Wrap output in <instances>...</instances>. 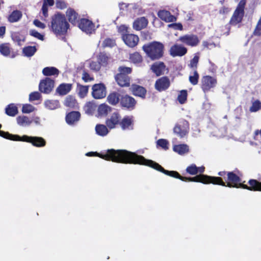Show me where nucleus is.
I'll return each instance as SVG.
<instances>
[{
  "mask_svg": "<svg viewBox=\"0 0 261 261\" xmlns=\"http://www.w3.org/2000/svg\"><path fill=\"white\" fill-rule=\"evenodd\" d=\"M131 161V164H139L144 165L153 168L168 176L179 179L184 181H192L201 182L203 184H213L226 187L230 188H241L250 191L261 192V181L256 179H250L248 184L249 186L245 184V181H242L243 173L238 169L232 171H219L218 173L219 176H212L204 174L197 175L192 177H187L181 176L176 171H168L165 170L158 163L145 159L143 156L138 155L134 152Z\"/></svg>",
  "mask_w": 261,
  "mask_h": 261,
  "instance_id": "1",
  "label": "nucleus"
},
{
  "mask_svg": "<svg viewBox=\"0 0 261 261\" xmlns=\"http://www.w3.org/2000/svg\"><path fill=\"white\" fill-rule=\"evenodd\" d=\"M133 154L134 152L125 149H108L105 153L97 152H89L86 153V155L88 156H98L106 161L125 164H131Z\"/></svg>",
  "mask_w": 261,
  "mask_h": 261,
  "instance_id": "2",
  "label": "nucleus"
},
{
  "mask_svg": "<svg viewBox=\"0 0 261 261\" xmlns=\"http://www.w3.org/2000/svg\"><path fill=\"white\" fill-rule=\"evenodd\" d=\"M49 27L56 36H64L69 28V24L64 14L57 12L51 16Z\"/></svg>",
  "mask_w": 261,
  "mask_h": 261,
  "instance_id": "3",
  "label": "nucleus"
},
{
  "mask_svg": "<svg viewBox=\"0 0 261 261\" xmlns=\"http://www.w3.org/2000/svg\"><path fill=\"white\" fill-rule=\"evenodd\" d=\"M246 3V0H240L228 23L221 28V35H228L230 31V25H236L242 21L245 14Z\"/></svg>",
  "mask_w": 261,
  "mask_h": 261,
  "instance_id": "4",
  "label": "nucleus"
},
{
  "mask_svg": "<svg viewBox=\"0 0 261 261\" xmlns=\"http://www.w3.org/2000/svg\"><path fill=\"white\" fill-rule=\"evenodd\" d=\"M164 48V45L156 41L145 44L142 47L143 50L152 60L162 58L163 56Z\"/></svg>",
  "mask_w": 261,
  "mask_h": 261,
  "instance_id": "5",
  "label": "nucleus"
},
{
  "mask_svg": "<svg viewBox=\"0 0 261 261\" xmlns=\"http://www.w3.org/2000/svg\"><path fill=\"white\" fill-rule=\"evenodd\" d=\"M133 69L131 67L120 66L118 68V72L115 75V80L117 84L121 87H128L130 84L131 74Z\"/></svg>",
  "mask_w": 261,
  "mask_h": 261,
  "instance_id": "6",
  "label": "nucleus"
},
{
  "mask_svg": "<svg viewBox=\"0 0 261 261\" xmlns=\"http://www.w3.org/2000/svg\"><path fill=\"white\" fill-rule=\"evenodd\" d=\"M190 130L189 122L185 119H180L178 121L173 127L174 134L180 139L186 137Z\"/></svg>",
  "mask_w": 261,
  "mask_h": 261,
  "instance_id": "7",
  "label": "nucleus"
},
{
  "mask_svg": "<svg viewBox=\"0 0 261 261\" xmlns=\"http://www.w3.org/2000/svg\"><path fill=\"white\" fill-rule=\"evenodd\" d=\"M217 84V79L210 75L203 76L201 79V88L204 93L209 92L216 87Z\"/></svg>",
  "mask_w": 261,
  "mask_h": 261,
  "instance_id": "8",
  "label": "nucleus"
},
{
  "mask_svg": "<svg viewBox=\"0 0 261 261\" xmlns=\"http://www.w3.org/2000/svg\"><path fill=\"white\" fill-rule=\"evenodd\" d=\"M16 141L30 143L33 146L37 147H43L46 145L45 140L43 138L39 137H32L27 135H23L20 137L19 136V138Z\"/></svg>",
  "mask_w": 261,
  "mask_h": 261,
  "instance_id": "9",
  "label": "nucleus"
},
{
  "mask_svg": "<svg viewBox=\"0 0 261 261\" xmlns=\"http://www.w3.org/2000/svg\"><path fill=\"white\" fill-rule=\"evenodd\" d=\"M177 41L191 47H195L200 43V40L197 35L193 34L181 36L178 38Z\"/></svg>",
  "mask_w": 261,
  "mask_h": 261,
  "instance_id": "10",
  "label": "nucleus"
},
{
  "mask_svg": "<svg viewBox=\"0 0 261 261\" xmlns=\"http://www.w3.org/2000/svg\"><path fill=\"white\" fill-rule=\"evenodd\" d=\"M137 101L133 97L127 94L121 95L120 102L121 108L133 110L135 109Z\"/></svg>",
  "mask_w": 261,
  "mask_h": 261,
  "instance_id": "11",
  "label": "nucleus"
},
{
  "mask_svg": "<svg viewBox=\"0 0 261 261\" xmlns=\"http://www.w3.org/2000/svg\"><path fill=\"white\" fill-rule=\"evenodd\" d=\"M79 28L87 34H91L95 31V24L86 18H81L77 23Z\"/></svg>",
  "mask_w": 261,
  "mask_h": 261,
  "instance_id": "12",
  "label": "nucleus"
},
{
  "mask_svg": "<svg viewBox=\"0 0 261 261\" xmlns=\"http://www.w3.org/2000/svg\"><path fill=\"white\" fill-rule=\"evenodd\" d=\"M92 89V96L95 99H101L106 96V87L103 83L94 84Z\"/></svg>",
  "mask_w": 261,
  "mask_h": 261,
  "instance_id": "13",
  "label": "nucleus"
},
{
  "mask_svg": "<svg viewBox=\"0 0 261 261\" xmlns=\"http://www.w3.org/2000/svg\"><path fill=\"white\" fill-rule=\"evenodd\" d=\"M169 78L167 76H162L157 79L154 84V88L161 92L167 90L170 86Z\"/></svg>",
  "mask_w": 261,
  "mask_h": 261,
  "instance_id": "14",
  "label": "nucleus"
},
{
  "mask_svg": "<svg viewBox=\"0 0 261 261\" xmlns=\"http://www.w3.org/2000/svg\"><path fill=\"white\" fill-rule=\"evenodd\" d=\"M55 82L49 77H46L40 82L39 85V89L42 93L48 94L53 90L54 87Z\"/></svg>",
  "mask_w": 261,
  "mask_h": 261,
  "instance_id": "15",
  "label": "nucleus"
},
{
  "mask_svg": "<svg viewBox=\"0 0 261 261\" xmlns=\"http://www.w3.org/2000/svg\"><path fill=\"white\" fill-rule=\"evenodd\" d=\"M121 120V115L118 112H115L112 114L110 117L106 120V124L110 129L115 128L119 124Z\"/></svg>",
  "mask_w": 261,
  "mask_h": 261,
  "instance_id": "16",
  "label": "nucleus"
},
{
  "mask_svg": "<svg viewBox=\"0 0 261 261\" xmlns=\"http://www.w3.org/2000/svg\"><path fill=\"white\" fill-rule=\"evenodd\" d=\"M122 38L125 44L129 47L136 46L139 41L138 36L132 34H123Z\"/></svg>",
  "mask_w": 261,
  "mask_h": 261,
  "instance_id": "17",
  "label": "nucleus"
},
{
  "mask_svg": "<svg viewBox=\"0 0 261 261\" xmlns=\"http://www.w3.org/2000/svg\"><path fill=\"white\" fill-rule=\"evenodd\" d=\"M188 51L187 48L181 45L177 44H175L172 45L170 50V54L172 57H181L185 55Z\"/></svg>",
  "mask_w": 261,
  "mask_h": 261,
  "instance_id": "18",
  "label": "nucleus"
},
{
  "mask_svg": "<svg viewBox=\"0 0 261 261\" xmlns=\"http://www.w3.org/2000/svg\"><path fill=\"white\" fill-rule=\"evenodd\" d=\"M150 69L156 76L163 75L166 70H167L165 64L163 62H156L154 63L151 66Z\"/></svg>",
  "mask_w": 261,
  "mask_h": 261,
  "instance_id": "19",
  "label": "nucleus"
},
{
  "mask_svg": "<svg viewBox=\"0 0 261 261\" xmlns=\"http://www.w3.org/2000/svg\"><path fill=\"white\" fill-rule=\"evenodd\" d=\"M123 130H132L134 128V120L132 117L125 116L121 118L119 124Z\"/></svg>",
  "mask_w": 261,
  "mask_h": 261,
  "instance_id": "20",
  "label": "nucleus"
},
{
  "mask_svg": "<svg viewBox=\"0 0 261 261\" xmlns=\"http://www.w3.org/2000/svg\"><path fill=\"white\" fill-rule=\"evenodd\" d=\"M130 89L134 95L140 97L143 99L145 98L147 90L144 87L139 85L132 84Z\"/></svg>",
  "mask_w": 261,
  "mask_h": 261,
  "instance_id": "21",
  "label": "nucleus"
},
{
  "mask_svg": "<svg viewBox=\"0 0 261 261\" xmlns=\"http://www.w3.org/2000/svg\"><path fill=\"white\" fill-rule=\"evenodd\" d=\"M0 53L5 57H11V58L15 57L9 43H3L0 44Z\"/></svg>",
  "mask_w": 261,
  "mask_h": 261,
  "instance_id": "22",
  "label": "nucleus"
},
{
  "mask_svg": "<svg viewBox=\"0 0 261 261\" xmlns=\"http://www.w3.org/2000/svg\"><path fill=\"white\" fill-rule=\"evenodd\" d=\"M158 15L161 19L167 22H174L176 20V17L172 15L169 11L160 10Z\"/></svg>",
  "mask_w": 261,
  "mask_h": 261,
  "instance_id": "23",
  "label": "nucleus"
},
{
  "mask_svg": "<svg viewBox=\"0 0 261 261\" xmlns=\"http://www.w3.org/2000/svg\"><path fill=\"white\" fill-rule=\"evenodd\" d=\"M148 23V20L145 17L138 18L133 23V28L135 30L140 31L145 28Z\"/></svg>",
  "mask_w": 261,
  "mask_h": 261,
  "instance_id": "24",
  "label": "nucleus"
},
{
  "mask_svg": "<svg viewBox=\"0 0 261 261\" xmlns=\"http://www.w3.org/2000/svg\"><path fill=\"white\" fill-rule=\"evenodd\" d=\"M66 16H67L69 21L73 25H76L78 23L77 20L79 15L78 13L71 8H68L66 11Z\"/></svg>",
  "mask_w": 261,
  "mask_h": 261,
  "instance_id": "25",
  "label": "nucleus"
},
{
  "mask_svg": "<svg viewBox=\"0 0 261 261\" xmlns=\"http://www.w3.org/2000/svg\"><path fill=\"white\" fill-rule=\"evenodd\" d=\"M81 117V114L77 111H72L66 116V122L69 124H74L78 121Z\"/></svg>",
  "mask_w": 261,
  "mask_h": 261,
  "instance_id": "26",
  "label": "nucleus"
},
{
  "mask_svg": "<svg viewBox=\"0 0 261 261\" xmlns=\"http://www.w3.org/2000/svg\"><path fill=\"white\" fill-rule=\"evenodd\" d=\"M121 95L117 92H113L109 94L107 97L108 102L113 106H116L120 102Z\"/></svg>",
  "mask_w": 261,
  "mask_h": 261,
  "instance_id": "27",
  "label": "nucleus"
},
{
  "mask_svg": "<svg viewBox=\"0 0 261 261\" xmlns=\"http://www.w3.org/2000/svg\"><path fill=\"white\" fill-rule=\"evenodd\" d=\"M72 88V84L62 83L58 87L56 91L60 95H65L71 91Z\"/></svg>",
  "mask_w": 261,
  "mask_h": 261,
  "instance_id": "28",
  "label": "nucleus"
},
{
  "mask_svg": "<svg viewBox=\"0 0 261 261\" xmlns=\"http://www.w3.org/2000/svg\"><path fill=\"white\" fill-rule=\"evenodd\" d=\"M173 149L180 155H183L189 151V146L185 144L175 145Z\"/></svg>",
  "mask_w": 261,
  "mask_h": 261,
  "instance_id": "29",
  "label": "nucleus"
},
{
  "mask_svg": "<svg viewBox=\"0 0 261 261\" xmlns=\"http://www.w3.org/2000/svg\"><path fill=\"white\" fill-rule=\"evenodd\" d=\"M109 129L107 125L98 124L95 126V131L96 134L100 136H106L109 132Z\"/></svg>",
  "mask_w": 261,
  "mask_h": 261,
  "instance_id": "30",
  "label": "nucleus"
},
{
  "mask_svg": "<svg viewBox=\"0 0 261 261\" xmlns=\"http://www.w3.org/2000/svg\"><path fill=\"white\" fill-rule=\"evenodd\" d=\"M59 72V70L55 67H46L42 70V73L45 76H58Z\"/></svg>",
  "mask_w": 261,
  "mask_h": 261,
  "instance_id": "31",
  "label": "nucleus"
},
{
  "mask_svg": "<svg viewBox=\"0 0 261 261\" xmlns=\"http://www.w3.org/2000/svg\"><path fill=\"white\" fill-rule=\"evenodd\" d=\"M64 105L67 107L76 108L78 107V103L75 97L71 95H68L65 99Z\"/></svg>",
  "mask_w": 261,
  "mask_h": 261,
  "instance_id": "32",
  "label": "nucleus"
},
{
  "mask_svg": "<svg viewBox=\"0 0 261 261\" xmlns=\"http://www.w3.org/2000/svg\"><path fill=\"white\" fill-rule=\"evenodd\" d=\"M22 17L21 12L19 10L13 11L8 17V21L13 23L18 21Z\"/></svg>",
  "mask_w": 261,
  "mask_h": 261,
  "instance_id": "33",
  "label": "nucleus"
},
{
  "mask_svg": "<svg viewBox=\"0 0 261 261\" xmlns=\"http://www.w3.org/2000/svg\"><path fill=\"white\" fill-rule=\"evenodd\" d=\"M96 105L93 102L89 101L86 103L84 107L85 112L88 115H92L96 109Z\"/></svg>",
  "mask_w": 261,
  "mask_h": 261,
  "instance_id": "34",
  "label": "nucleus"
},
{
  "mask_svg": "<svg viewBox=\"0 0 261 261\" xmlns=\"http://www.w3.org/2000/svg\"><path fill=\"white\" fill-rule=\"evenodd\" d=\"M97 110L99 115L105 116L112 110V108L105 103H102L98 106Z\"/></svg>",
  "mask_w": 261,
  "mask_h": 261,
  "instance_id": "35",
  "label": "nucleus"
},
{
  "mask_svg": "<svg viewBox=\"0 0 261 261\" xmlns=\"http://www.w3.org/2000/svg\"><path fill=\"white\" fill-rule=\"evenodd\" d=\"M6 114L10 116H14L18 113V109L13 103L8 105L5 109Z\"/></svg>",
  "mask_w": 261,
  "mask_h": 261,
  "instance_id": "36",
  "label": "nucleus"
},
{
  "mask_svg": "<svg viewBox=\"0 0 261 261\" xmlns=\"http://www.w3.org/2000/svg\"><path fill=\"white\" fill-rule=\"evenodd\" d=\"M2 126V124H0V129L1 128ZM0 136L4 138H5V139H8L10 140H12V141H16L19 138V136L18 135H13V134H10L8 132H4L3 130H0Z\"/></svg>",
  "mask_w": 261,
  "mask_h": 261,
  "instance_id": "37",
  "label": "nucleus"
},
{
  "mask_svg": "<svg viewBox=\"0 0 261 261\" xmlns=\"http://www.w3.org/2000/svg\"><path fill=\"white\" fill-rule=\"evenodd\" d=\"M37 51V48L36 46H28L24 47L22 49L23 54L28 57L33 56L35 53Z\"/></svg>",
  "mask_w": 261,
  "mask_h": 261,
  "instance_id": "38",
  "label": "nucleus"
},
{
  "mask_svg": "<svg viewBox=\"0 0 261 261\" xmlns=\"http://www.w3.org/2000/svg\"><path fill=\"white\" fill-rule=\"evenodd\" d=\"M77 86L79 90V96L81 98H84L86 96L89 91V86H84L80 84H77Z\"/></svg>",
  "mask_w": 261,
  "mask_h": 261,
  "instance_id": "39",
  "label": "nucleus"
},
{
  "mask_svg": "<svg viewBox=\"0 0 261 261\" xmlns=\"http://www.w3.org/2000/svg\"><path fill=\"white\" fill-rule=\"evenodd\" d=\"M17 123L21 126L30 125L32 123V120H30L27 116H19L17 118Z\"/></svg>",
  "mask_w": 261,
  "mask_h": 261,
  "instance_id": "40",
  "label": "nucleus"
},
{
  "mask_svg": "<svg viewBox=\"0 0 261 261\" xmlns=\"http://www.w3.org/2000/svg\"><path fill=\"white\" fill-rule=\"evenodd\" d=\"M199 79V74L197 70H194L192 73H191L189 77L190 83L193 86L197 85Z\"/></svg>",
  "mask_w": 261,
  "mask_h": 261,
  "instance_id": "41",
  "label": "nucleus"
},
{
  "mask_svg": "<svg viewBox=\"0 0 261 261\" xmlns=\"http://www.w3.org/2000/svg\"><path fill=\"white\" fill-rule=\"evenodd\" d=\"M116 45V41L113 38H106L102 42V47H113Z\"/></svg>",
  "mask_w": 261,
  "mask_h": 261,
  "instance_id": "42",
  "label": "nucleus"
},
{
  "mask_svg": "<svg viewBox=\"0 0 261 261\" xmlns=\"http://www.w3.org/2000/svg\"><path fill=\"white\" fill-rule=\"evenodd\" d=\"M129 59L134 64H139L142 63L143 61L142 57L137 52L131 54L130 55Z\"/></svg>",
  "mask_w": 261,
  "mask_h": 261,
  "instance_id": "43",
  "label": "nucleus"
},
{
  "mask_svg": "<svg viewBox=\"0 0 261 261\" xmlns=\"http://www.w3.org/2000/svg\"><path fill=\"white\" fill-rule=\"evenodd\" d=\"M45 105L46 108L50 110H54L58 108L60 106L58 100H48L45 102Z\"/></svg>",
  "mask_w": 261,
  "mask_h": 261,
  "instance_id": "44",
  "label": "nucleus"
},
{
  "mask_svg": "<svg viewBox=\"0 0 261 261\" xmlns=\"http://www.w3.org/2000/svg\"><path fill=\"white\" fill-rule=\"evenodd\" d=\"M199 60V57L197 55L194 56V57L190 61L188 67L194 70H197Z\"/></svg>",
  "mask_w": 261,
  "mask_h": 261,
  "instance_id": "45",
  "label": "nucleus"
},
{
  "mask_svg": "<svg viewBox=\"0 0 261 261\" xmlns=\"http://www.w3.org/2000/svg\"><path fill=\"white\" fill-rule=\"evenodd\" d=\"M188 93L186 90H182L180 91L177 97V100L179 103L184 104L187 100Z\"/></svg>",
  "mask_w": 261,
  "mask_h": 261,
  "instance_id": "46",
  "label": "nucleus"
},
{
  "mask_svg": "<svg viewBox=\"0 0 261 261\" xmlns=\"http://www.w3.org/2000/svg\"><path fill=\"white\" fill-rule=\"evenodd\" d=\"M186 171L191 175H196L198 173V167L195 164H192L187 167Z\"/></svg>",
  "mask_w": 261,
  "mask_h": 261,
  "instance_id": "47",
  "label": "nucleus"
},
{
  "mask_svg": "<svg viewBox=\"0 0 261 261\" xmlns=\"http://www.w3.org/2000/svg\"><path fill=\"white\" fill-rule=\"evenodd\" d=\"M261 109V102L259 100H256L253 102L251 107L250 108V111L252 112H255Z\"/></svg>",
  "mask_w": 261,
  "mask_h": 261,
  "instance_id": "48",
  "label": "nucleus"
},
{
  "mask_svg": "<svg viewBox=\"0 0 261 261\" xmlns=\"http://www.w3.org/2000/svg\"><path fill=\"white\" fill-rule=\"evenodd\" d=\"M157 145L163 149L167 150L168 149L169 143L167 140L164 139H160L157 141Z\"/></svg>",
  "mask_w": 261,
  "mask_h": 261,
  "instance_id": "49",
  "label": "nucleus"
},
{
  "mask_svg": "<svg viewBox=\"0 0 261 261\" xmlns=\"http://www.w3.org/2000/svg\"><path fill=\"white\" fill-rule=\"evenodd\" d=\"M34 107L30 104H25L22 106V112L23 113H30L34 110Z\"/></svg>",
  "mask_w": 261,
  "mask_h": 261,
  "instance_id": "50",
  "label": "nucleus"
},
{
  "mask_svg": "<svg viewBox=\"0 0 261 261\" xmlns=\"http://www.w3.org/2000/svg\"><path fill=\"white\" fill-rule=\"evenodd\" d=\"M30 35L41 41L44 39V36L35 30H31L30 31Z\"/></svg>",
  "mask_w": 261,
  "mask_h": 261,
  "instance_id": "51",
  "label": "nucleus"
},
{
  "mask_svg": "<svg viewBox=\"0 0 261 261\" xmlns=\"http://www.w3.org/2000/svg\"><path fill=\"white\" fill-rule=\"evenodd\" d=\"M82 79L86 83L93 81L94 80V77L91 76L90 74L85 70L83 71Z\"/></svg>",
  "mask_w": 261,
  "mask_h": 261,
  "instance_id": "52",
  "label": "nucleus"
},
{
  "mask_svg": "<svg viewBox=\"0 0 261 261\" xmlns=\"http://www.w3.org/2000/svg\"><path fill=\"white\" fill-rule=\"evenodd\" d=\"M98 60L99 64H107L108 61V57L106 54L100 53L98 56Z\"/></svg>",
  "mask_w": 261,
  "mask_h": 261,
  "instance_id": "53",
  "label": "nucleus"
},
{
  "mask_svg": "<svg viewBox=\"0 0 261 261\" xmlns=\"http://www.w3.org/2000/svg\"><path fill=\"white\" fill-rule=\"evenodd\" d=\"M40 97V94L38 92H33L30 93L29 95V100L30 101L39 100Z\"/></svg>",
  "mask_w": 261,
  "mask_h": 261,
  "instance_id": "54",
  "label": "nucleus"
},
{
  "mask_svg": "<svg viewBox=\"0 0 261 261\" xmlns=\"http://www.w3.org/2000/svg\"><path fill=\"white\" fill-rule=\"evenodd\" d=\"M168 28H172L175 30L181 31L183 29V27L180 23H173L168 25Z\"/></svg>",
  "mask_w": 261,
  "mask_h": 261,
  "instance_id": "55",
  "label": "nucleus"
},
{
  "mask_svg": "<svg viewBox=\"0 0 261 261\" xmlns=\"http://www.w3.org/2000/svg\"><path fill=\"white\" fill-rule=\"evenodd\" d=\"M56 7L59 9H64L67 8V4L61 0H57L56 2Z\"/></svg>",
  "mask_w": 261,
  "mask_h": 261,
  "instance_id": "56",
  "label": "nucleus"
},
{
  "mask_svg": "<svg viewBox=\"0 0 261 261\" xmlns=\"http://www.w3.org/2000/svg\"><path fill=\"white\" fill-rule=\"evenodd\" d=\"M90 67L92 70L95 71H98L100 69V65L97 64V62L94 61H92L90 63Z\"/></svg>",
  "mask_w": 261,
  "mask_h": 261,
  "instance_id": "57",
  "label": "nucleus"
},
{
  "mask_svg": "<svg viewBox=\"0 0 261 261\" xmlns=\"http://www.w3.org/2000/svg\"><path fill=\"white\" fill-rule=\"evenodd\" d=\"M42 14L44 16V17H48V5H46L45 3H43V5L42 7Z\"/></svg>",
  "mask_w": 261,
  "mask_h": 261,
  "instance_id": "58",
  "label": "nucleus"
},
{
  "mask_svg": "<svg viewBox=\"0 0 261 261\" xmlns=\"http://www.w3.org/2000/svg\"><path fill=\"white\" fill-rule=\"evenodd\" d=\"M33 23L35 26L42 29H44L46 27V25L44 23L41 22L40 20L38 19H35L34 20Z\"/></svg>",
  "mask_w": 261,
  "mask_h": 261,
  "instance_id": "59",
  "label": "nucleus"
},
{
  "mask_svg": "<svg viewBox=\"0 0 261 261\" xmlns=\"http://www.w3.org/2000/svg\"><path fill=\"white\" fill-rule=\"evenodd\" d=\"M127 29L128 28L126 25H121L118 28V31L122 33V35H123V34H127Z\"/></svg>",
  "mask_w": 261,
  "mask_h": 261,
  "instance_id": "60",
  "label": "nucleus"
},
{
  "mask_svg": "<svg viewBox=\"0 0 261 261\" xmlns=\"http://www.w3.org/2000/svg\"><path fill=\"white\" fill-rule=\"evenodd\" d=\"M12 39L13 40V41L15 42H17V44L19 45H21V39L20 38V37L19 35L18 34H15L14 35L13 37H12Z\"/></svg>",
  "mask_w": 261,
  "mask_h": 261,
  "instance_id": "61",
  "label": "nucleus"
},
{
  "mask_svg": "<svg viewBox=\"0 0 261 261\" xmlns=\"http://www.w3.org/2000/svg\"><path fill=\"white\" fill-rule=\"evenodd\" d=\"M230 11L229 8L228 7L223 6L221 7L219 10V13L221 14H225L228 13Z\"/></svg>",
  "mask_w": 261,
  "mask_h": 261,
  "instance_id": "62",
  "label": "nucleus"
},
{
  "mask_svg": "<svg viewBox=\"0 0 261 261\" xmlns=\"http://www.w3.org/2000/svg\"><path fill=\"white\" fill-rule=\"evenodd\" d=\"M6 27L5 26L0 27V38H3L6 33Z\"/></svg>",
  "mask_w": 261,
  "mask_h": 261,
  "instance_id": "63",
  "label": "nucleus"
},
{
  "mask_svg": "<svg viewBox=\"0 0 261 261\" xmlns=\"http://www.w3.org/2000/svg\"><path fill=\"white\" fill-rule=\"evenodd\" d=\"M43 3H45L47 5L49 6H53L55 3L54 0H44Z\"/></svg>",
  "mask_w": 261,
  "mask_h": 261,
  "instance_id": "64",
  "label": "nucleus"
}]
</instances>
